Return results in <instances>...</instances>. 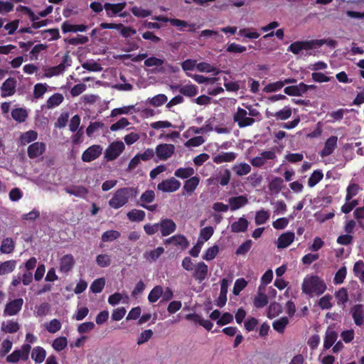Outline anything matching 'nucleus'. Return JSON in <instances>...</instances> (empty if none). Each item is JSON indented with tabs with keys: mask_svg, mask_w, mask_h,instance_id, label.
<instances>
[{
	"mask_svg": "<svg viewBox=\"0 0 364 364\" xmlns=\"http://www.w3.org/2000/svg\"><path fill=\"white\" fill-rule=\"evenodd\" d=\"M137 193V188L133 187L119 188L109 200V205L114 209H119L126 205L130 198L136 197Z\"/></svg>",
	"mask_w": 364,
	"mask_h": 364,
	"instance_id": "obj_1",
	"label": "nucleus"
},
{
	"mask_svg": "<svg viewBox=\"0 0 364 364\" xmlns=\"http://www.w3.org/2000/svg\"><path fill=\"white\" fill-rule=\"evenodd\" d=\"M326 289V284L318 276L305 277L302 284V291L306 294L321 295Z\"/></svg>",
	"mask_w": 364,
	"mask_h": 364,
	"instance_id": "obj_2",
	"label": "nucleus"
},
{
	"mask_svg": "<svg viewBox=\"0 0 364 364\" xmlns=\"http://www.w3.org/2000/svg\"><path fill=\"white\" fill-rule=\"evenodd\" d=\"M326 42V40H311L304 41H295L289 46L288 51L295 55L299 54L303 50H311L314 48H319Z\"/></svg>",
	"mask_w": 364,
	"mask_h": 364,
	"instance_id": "obj_3",
	"label": "nucleus"
},
{
	"mask_svg": "<svg viewBox=\"0 0 364 364\" xmlns=\"http://www.w3.org/2000/svg\"><path fill=\"white\" fill-rule=\"evenodd\" d=\"M31 350L30 344L24 343L22 345L20 350H14L10 355L6 357V362L10 363H16L20 360L23 361L28 360L29 353Z\"/></svg>",
	"mask_w": 364,
	"mask_h": 364,
	"instance_id": "obj_4",
	"label": "nucleus"
},
{
	"mask_svg": "<svg viewBox=\"0 0 364 364\" xmlns=\"http://www.w3.org/2000/svg\"><path fill=\"white\" fill-rule=\"evenodd\" d=\"M125 146L121 141L111 143L105 151V158L108 161L116 159L124 150Z\"/></svg>",
	"mask_w": 364,
	"mask_h": 364,
	"instance_id": "obj_5",
	"label": "nucleus"
},
{
	"mask_svg": "<svg viewBox=\"0 0 364 364\" xmlns=\"http://www.w3.org/2000/svg\"><path fill=\"white\" fill-rule=\"evenodd\" d=\"M247 112L240 107L234 114L233 120L234 122H237V125L240 128L251 126L255 122V119L253 118L247 117Z\"/></svg>",
	"mask_w": 364,
	"mask_h": 364,
	"instance_id": "obj_6",
	"label": "nucleus"
},
{
	"mask_svg": "<svg viewBox=\"0 0 364 364\" xmlns=\"http://www.w3.org/2000/svg\"><path fill=\"white\" fill-rule=\"evenodd\" d=\"M181 182L171 177L168 179L163 180L157 185V189L164 193H173L178 190L181 187Z\"/></svg>",
	"mask_w": 364,
	"mask_h": 364,
	"instance_id": "obj_7",
	"label": "nucleus"
},
{
	"mask_svg": "<svg viewBox=\"0 0 364 364\" xmlns=\"http://www.w3.org/2000/svg\"><path fill=\"white\" fill-rule=\"evenodd\" d=\"M277 158L274 151H264L260 153L259 156H255L250 160L252 166L260 168L263 166L267 160H274Z\"/></svg>",
	"mask_w": 364,
	"mask_h": 364,
	"instance_id": "obj_8",
	"label": "nucleus"
},
{
	"mask_svg": "<svg viewBox=\"0 0 364 364\" xmlns=\"http://www.w3.org/2000/svg\"><path fill=\"white\" fill-rule=\"evenodd\" d=\"M175 151V146L171 144H160L156 147V156L161 161L169 159Z\"/></svg>",
	"mask_w": 364,
	"mask_h": 364,
	"instance_id": "obj_9",
	"label": "nucleus"
},
{
	"mask_svg": "<svg viewBox=\"0 0 364 364\" xmlns=\"http://www.w3.org/2000/svg\"><path fill=\"white\" fill-rule=\"evenodd\" d=\"M102 153V147L100 145H92L83 151L82 160L84 162H91L97 159Z\"/></svg>",
	"mask_w": 364,
	"mask_h": 364,
	"instance_id": "obj_10",
	"label": "nucleus"
},
{
	"mask_svg": "<svg viewBox=\"0 0 364 364\" xmlns=\"http://www.w3.org/2000/svg\"><path fill=\"white\" fill-rule=\"evenodd\" d=\"M46 148V144L43 142H33L28 146V156L31 159H34L42 155L45 152Z\"/></svg>",
	"mask_w": 364,
	"mask_h": 364,
	"instance_id": "obj_11",
	"label": "nucleus"
},
{
	"mask_svg": "<svg viewBox=\"0 0 364 364\" xmlns=\"http://www.w3.org/2000/svg\"><path fill=\"white\" fill-rule=\"evenodd\" d=\"M23 304V299H16L9 302L4 310V316H14L17 314L22 308Z\"/></svg>",
	"mask_w": 364,
	"mask_h": 364,
	"instance_id": "obj_12",
	"label": "nucleus"
},
{
	"mask_svg": "<svg viewBox=\"0 0 364 364\" xmlns=\"http://www.w3.org/2000/svg\"><path fill=\"white\" fill-rule=\"evenodd\" d=\"M16 80L14 77H9L2 84L1 87L2 97H7L14 95L16 92Z\"/></svg>",
	"mask_w": 364,
	"mask_h": 364,
	"instance_id": "obj_13",
	"label": "nucleus"
},
{
	"mask_svg": "<svg viewBox=\"0 0 364 364\" xmlns=\"http://www.w3.org/2000/svg\"><path fill=\"white\" fill-rule=\"evenodd\" d=\"M159 228L161 230V235L164 237L168 236L176 230V224L172 219L164 218L159 223Z\"/></svg>",
	"mask_w": 364,
	"mask_h": 364,
	"instance_id": "obj_14",
	"label": "nucleus"
},
{
	"mask_svg": "<svg viewBox=\"0 0 364 364\" xmlns=\"http://www.w3.org/2000/svg\"><path fill=\"white\" fill-rule=\"evenodd\" d=\"M208 273V265L203 262H198L193 273V277L199 282H202L207 277Z\"/></svg>",
	"mask_w": 364,
	"mask_h": 364,
	"instance_id": "obj_15",
	"label": "nucleus"
},
{
	"mask_svg": "<svg viewBox=\"0 0 364 364\" xmlns=\"http://www.w3.org/2000/svg\"><path fill=\"white\" fill-rule=\"evenodd\" d=\"M229 284L230 281L226 278H223L220 282V291L216 304L220 308L226 304Z\"/></svg>",
	"mask_w": 364,
	"mask_h": 364,
	"instance_id": "obj_16",
	"label": "nucleus"
},
{
	"mask_svg": "<svg viewBox=\"0 0 364 364\" xmlns=\"http://www.w3.org/2000/svg\"><path fill=\"white\" fill-rule=\"evenodd\" d=\"M75 264V259L71 254L63 256L60 259L59 269L61 272L68 273Z\"/></svg>",
	"mask_w": 364,
	"mask_h": 364,
	"instance_id": "obj_17",
	"label": "nucleus"
},
{
	"mask_svg": "<svg viewBox=\"0 0 364 364\" xmlns=\"http://www.w3.org/2000/svg\"><path fill=\"white\" fill-rule=\"evenodd\" d=\"M200 183V178L197 176H192L185 181L183 186V193L187 195H192Z\"/></svg>",
	"mask_w": 364,
	"mask_h": 364,
	"instance_id": "obj_18",
	"label": "nucleus"
},
{
	"mask_svg": "<svg viewBox=\"0 0 364 364\" xmlns=\"http://www.w3.org/2000/svg\"><path fill=\"white\" fill-rule=\"evenodd\" d=\"M350 314L355 323L360 326L364 323V311L362 304H356L350 309Z\"/></svg>",
	"mask_w": 364,
	"mask_h": 364,
	"instance_id": "obj_19",
	"label": "nucleus"
},
{
	"mask_svg": "<svg viewBox=\"0 0 364 364\" xmlns=\"http://www.w3.org/2000/svg\"><path fill=\"white\" fill-rule=\"evenodd\" d=\"M228 203L232 211L240 209L248 203V199L245 196L230 197L228 198Z\"/></svg>",
	"mask_w": 364,
	"mask_h": 364,
	"instance_id": "obj_20",
	"label": "nucleus"
},
{
	"mask_svg": "<svg viewBox=\"0 0 364 364\" xmlns=\"http://www.w3.org/2000/svg\"><path fill=\"white\" fill-rule=\"evenodd\" d=\"M295 235L293 232L282 233L277 239V247L284 249L289 246L294 240Z\"/></svg>",
	"mask_w": 364,
	"mask_h": 364,
	"instance_id": "obj_21",
	"label": "nucleus"
},
{
	"mask_svg": "<svg viewBox=\"0 0 364 364\" xmlns=\"http://www.w3.org/2000/svg\"><path fill=\"white\" fill-rule=\"evenodd\" d=\"M337 136H331L325 142L323 149L320 151L322 157L331 155L337 145Z\"/></svg>",
	"mask_w": 364,
	"mask_h": 364,
	"instance_id": "obj_22",
	"label": "nucleus"
},
{
	"mask_svg": "<svg viewBox=\"0 0 364 364\" xmlns=\"http://www.w3.org/2000/svg\"><path fill=\"white\" fill-rule=\"evenodd\" d=\"M237 157L235 152H221L213 156V161L217 164L233 161Z\"/></svg>",
	"mask_w": 364,
	"mask_h": 364,
	"instance_id": "obj_23",
	"label": "nucleus"
},
{
	"mask_svg": "<svg viewBox=\"0 0 364 364\" xmlns=\"http://www.w3.org/2000/svg\"><path fill=\"white\" fill-rule=\"evenodd\" d=\"M173 243L176 246H181L183 250L186 249L189 242L183 235H175L166 240V244Z\"/></svg>",
	"mask_w": 364,
	"mask_h": 364,
	"instance_id": "obj_24",
	"label": "nucleus"
},
{
	"mask_svg": "<svg viewBox=\"0 0 364 364\" xmlns=\"http://www.w3.org/2000/svg\"><path fill=\"white\" fill-rule=\"evenodd\" d=\"M126 5V2L117 4L105 3L104 9L107 12V15L110 16L112 14L117 15L120 13L125 8Z\"/></svg>",
	"mask_w": 364,
	"mask_h": 364,
	"instance_id": "obj_25",
	"label": "nucleus"
},
{
	"mask_svg": "<svg viewBox=\"0 0 364 364\" xmlns=\"http://www.w3.org/2000/svg\"><path fill=\"white\" fill-rule=\"evenodd\" d=\"M186 318L188 320L193 321L194 322L199 323L208 331H210L213 326V323L211 321L203 319L197 314H187Z\"/></svg>",
	"mask_w": 364,
	"mask_h": 364,
	"instance_id": "obj_26",
	"label": "nucleus"
},
{
	"mask_svg": "<svg viewBox=\"0 0 364 364\" xmlns=\"http://www.w3.org/2000/svg\"><path fill=\"white\" fill-rule=\"evenodd\" d=\"M249 225L248 220L244 217L240 218L231 225V231L232 232L239 233L244 232L247 230Z\"/></svg>",
	"mask_w": 364,
	"mask_h": 364,
	"instance_id": "obj_27",
	"label": "nucleus"
},
{
	"mask_svg": "<svg viewBox=\"0 0 364 364\" xmlns=\"http://www.w3.org/2000/svg\"><path fill=\"white\" fill-rule=\"evenodd\" d=\"M61 28L64 33L68 32H83L87 30V26L84 24L73 25L68 21H65L62 23Z\"/></svg>",
	"mask_w": 364,
	"mask_h": 364,
	"instance_id": "obj_28",
	"label": "nucleus"
},
{
	"mask_svg": "<svg viewBox=\"0 0 364 364\" xmlns=\"http://www.w3.org/2000/svg\"><path fill=\"white\" fill-rule=\"evenodd\" d=\"M46 351L41 346L34 347L31 351V358L37 364L42 363L46 357Z\"/></svg>",
	"mask_w": 364,
	"mask_h": 364,
	"instance_id": "obj_29",
	"label": "nucleus"
},
{
	"mask_svg": "<svg viewBox=\"0 0 364 364\" xmlns=\"http://www.w3.org/2000/svg\"><path fill=\"white\" fill-rule=\"evenodd\" d=\"M20 329V325L17 321L9 320L6 322L3 321L1 326V331L6 333H14Z\"/></svg>",
	"mask_w": 364,
	"mask_h": 364,
	"instance_id": "obj_30",
	"label": "nucleus"
},
{
	"mask_svg": "<svg viewBox=\"0 0 364 364\" xmlns=\"http://www.w3.org/2000/svg\"><path fill=\"white\" fill-rule=\"evenodd\" d=\"M337 338V333L332 329L328 328L326 332L323 348L325 349H329L334 344Z\"/></svg>",
	"mask_w": 364,
	"mask_h": 364,
	"instance_id": "obj_31",
	"label": "nucleus"
},
{
	"mask_svg": "<svg viewBox=\"0 0 364 364\" xmlns=\"http://www.w3.org/2000/svg\"><path fill=\"white\" fill-rule=\"evenodd\" d=\"M284 188V180L280 177H274L269 183V189L274 193H279Z\"/></svg>",
	"mask_w": 364,
	"mask_h": 364,
	"instance_id": "obj_32",
	"label": "nucleus"
},
{
	"mask_svg": "<svg viewBox=\"0 0 364 364\" xmlns=\"http://www.w3.org/2000/svg\"><path fill=\"white\" fill-rule=\"evenodd\" d=\"M195 171L192 167L179 168L174 172V176L181 179H188L193 176Z\"/></svg>",
	"mask_w": 364,
	"mask_h": 364,
	"instance_id": "obj_33",
	"label": "nucleus"
},
{
	"mask_svg": "<svg viewBox=\"0 0 364 364\" xmlns=\"http://www.w3.org/2000/svg\"><path fill=\"white\" fill-rule=\"evenodd\" d=\"M65 191L67 193L77 197H82L87 193V189L82 186H73L71 187H66Z\"/></svg>",
	"mask_w": 364,
	"mask_h": 364,
	"instance_id": "obj_34",
	"label": "nucleus"
},
{
	"mask_svg": "<svg viewBox=\"0 0 364 364\" xmlns=\"http://www.w3.org/2000/svg\"><path fill=\"white\" fill-rule=\"evenodd\" d=\"M291 107L286 106L282 109L274 113H270L267 115L274 117L277 120H286L291 116Z\"/></svg>",
	"mask_w": 364,
	"mask_h": 364,
	"instance_id": "obj_35",
	"label": "nucleus"
},
{
	"mask_svg": "<svg viewBox=\"0 0 364 364\" xmlns=\"http://www.w3.org/2000/svg\"><path fill=\"white\" fill-rule=\"evenodd\" d=\"M164 249L162 247H158L157 248L152 250L149 252H145L144 253V257L149 262H154L164 253Z\"/></svg>",
	"mask_w": 364,
	"mask_h": 364,
	"instance_id": "obj_36",
	"label": "nucleus"
},
{
	"mask_svg": "<svg viewBox=\"0 0 364 364\" xmlns=\"http://www.w3.org/2000/svg\"><path fill=\"white\" fill-rule=\"evenodd\" d=\"M128 219L132 222H141L145 218L146 213L142 210L133 209L127 214Z\"/></svg>",
	"mask_w": 364,
	"mask_h": 364,
	"instance_id": "obj_37",
	"label": "nucleus"
},
{
	"mask_svg": "<svg viewBox=\"0 0 364 364\" xmlns=\"http://www.w3.org/2000/svg\"><path fill=\"white\" fill-rule=\"evenodd\" d=\"M270 218V213L269 210H265L264 209H261L256 212L255 217V222L257 225H263L267 223V221Z\"/></svg>",
	"mask_w": 364,
	"mask_h": 364,
	"instance_id": "obj_38",
	"label": "nucleus"
},
{
	"mask_svg": "<svg viewBox=\"0 0 364 364\" xmlns=\"http://www.w3.org/2000/svg\"><path fill=\"white\" fill-rule=\"evenodd\" d=\"M232 169L235 172L237 176H243L250 173L251 166L247 163H240L235 164Z\"/></svg>",
	"mask_w": 364,
	"mask_h": 364,
	"instance_id": "obj_39",
	"label": "nucleus"
},
{
	"mask_svg": "<svg viewBox=\"0 0 364 364\" xmlns=\"http://www.w3.org/2000/svg\"><path fill=\"white\" fill-rule=\"evenodd\" d=\"M38 138V133L34 130H29L22 134L20 136L21 145H26L32 141H34Z\"/></svg>",
	"mask_w": 364,
	"mask_h": 364,
	"instance_id": "obj_40",
	"label": "nucleus"
},
{
	"mask_svg": "<svg viewBox=\"0 0 364 364\" xmlns=\"http://www.w3.org/2000/svg\"><path fill=\"white\" fill-rule=\"evenodd\" d=\"M231 173L230 171L228 168L225 169L223 174L220 178H215L213 179L209 178L208 181H212L213 183H219L222 186H227L230 181Z\"/></svg>",
	"mask_w": 364,
	"mask_h": 364,
	"instance_id": "obj_41",
	"label": "nucleus"
},
{
	"mask_svg": "<svg viewBox=\"0 0 364 364\" xmlns=\"http://www.w3.org/2000/svg\"><path fill=\"white\" fill-rule=\"evenodd\" d=\"M16 260H8L0 264V275L12 272L16 267Z\"/></svg>",
	"mask_w": 364,
	"mask_h": 364,
	"instance_id": "obj_42",
	"label": "nucleus"
},
{
	"mask_svg": "<svg viewBox=\"0 0 364 364\" xmlns=\"http://www.w3.org/2000/svg\"><path fill=\"white\" fill-rule=\"evenodd\" d=\"M289 323V319L286 316L281 317L279 319L275 320L272 323V326L274 331L279 333H283L286 326Z\"/></svg>",
	"mask_w": 364,
	"mask_h": 364,
	"instance_id": "obj_43",
	"label": "nucleus"
},
{
	"mask_svg": "<svg viewBox=\"0 0 364 364\" xmlns=\"http://www.w3.org/2000/svg\"><path fill=\"white\" fill-rule=\"evenodd\" d=\"M261 287H259V291L257 295L255 296L253 304L256 308H263L268 304L267 296L260 291Z\"/></svg>",
	"mask_w": 364,
	"mask_h": 364,
	"instance_id": "obj_44",
	"label": "nucleus"
},
{
	"mask_svg": "<svg viewBox=\"0 0 364 364\" xmlns=\"http://www.w3.org/2000/svg\"><path fill=\"white\" fill-rule=\"evenodd\" d=\"M12 118L18 122H23L28 117V113L26 109L23 108H16L11 112Z\"/></svg>",
	"mask_w": 364,
	"mask_h": 364,
	"instance_id": "obj_45",
	"label": "nucleus"
},
{
	"mask_svg": "<svg viewBox=\"0 0 364 364\" xmlns=\"http://www.w3.org/2000/svg\"><path fill=\"white\" fill-rule=\"evenodd\" d=\"M163 288L160 285L155 286L149 292L148 300L150 303H155L163 295Z\"/></svg>",
	"mask_w": 364,
	"mask_h": 364,
	"instance_id": "obj_46",
	"label": "nucleus"
},
{
	"mask_svg": "<svg viewBox=\"0 0 364 364\" xmlns=\"http://www.w3.org/2000/svg\"><path fill=\"white\" fill-rule=\"evenodd\" d=\"M64 100L63 95L60 93H55L47 100L48 108H53L60 105Z\"/></svg>",
	"mask_w": 364,
	"mask_h": 364,
	"instance_id": "obj_47",
	"label": "nucleus"
},
{
	"mask_svg": "<svg viewBox=\"0 0 364 364\" xmlns=\"http://www.w3.org/2000/svg\"><path fill=\"white\" fill-rule=\"evenodd\" d=\"M14 250V242L11 238L6 237L3 240L1 247L0 251L4 254H10Z\"/></svg>",
	"mask_w": 364,
	"mask_h": 364,
	"instance_id": "obj_48",
	"label": "nucleus"
},
{
	"mask_svg": "<svg viewBox=\"0 0 364 364\" xmlns=\"http://www.w3.org/2000/svg\"><path fill=\"white\" fill-rule=\"evenodd\" d=\"M121 234L117 230H107L102 235L101 240L103 242H112L120 237Z\"/></svg>",
	"mask_w": 364,
	"mask_h": 364,
	"instance_id": "obj_49",
	"label": "nucleus"
},
{
	"mask_svg": "<svg viewBox=\"0 0 364 364\" xmlns=\"http://www.w3.org/2000/svg\"><path fill=\"white\" fill-rule=\"evenodd\" d=\"M282 312V307L279 303H271L268 307L267 316L269 318H273Z\"/></svg>",
	"mask_w": 364,
	"mask_h": 364,
	"instance_id": "obj_50",
	"label": "nucleus"
},
{
	"mask_svg": "<svg viewBox=\"0 0 364 364\" xmlns=\"http://www.w3.org/2000/svg\"><path fill=\"white\" fill-rule=\"evenodd\" d=\"M181 94L187 97H194L198 94V87L195 85H186L179 89Z\"/></svg>",
	"mask_w": 364,
	"mask_h": 364,
	"instance_id": "obj_51",
	"label": "nucleus"
},
{
	"mask_svg": "<svg viewBox=\"0 0 364 364\" xmlns=\"http://www.w3.org/2000/svg\"><path fill=\"white\" fill-rule=\"evenodd\" d=\"M67 58H68V55H66L62 63H60L57 66H53V67L50 68L48 70L49 73H47L46 75V76L50 77L52 76L58 75L62 73L65 69V62Z\"/></svg>",
	"mask_w": 364,
	"mask_h": 364,
	"instance_id": "obj_52",
	"label": "nucleus"
},
{
	"mask_svg": "<svg viewBox=\"0 0 364 364\" xmlns=\"http://www.w3.org/2000/svg\"><path fill=\"white\" fill-rule=\"evenodd\" d=\"M323 177V173L321 170L314 171L308 180V186L311 188L314 187L322 180Z\"/></svg>",
	"mask_w": 364,
	"mask_h": 364,
	"instance_id": "obj_53",
	"label": "nucleus"
},
{
	"mask_svg": "<svg viewBox=\"0 0 364 364\" xmlns=\"http://www.w3.org/2000/svg\"><path fill=\"white\" fill-rule=\"evenodd\" d=\"M68 346V340L64 336L55 338L52 343L53 348L58 352L64 350Z\"/></svg>",
	"mask_w": 364,
	"mask_h": 364,
	"instance_id": "obj_54",
	"label": "nucleus"
},
{
	"mask_svg": "<svg viewBox=\"0 0 364 364\" xmlns=\"http://www.w3.org/2000/svg\"><path fill=\"white\" fill-rule=\"evenodd\" d=\"M105 285V280L104 278H99L95 279L90 285V290L95 293H100Z\"/></svg>",
	"mask_w": 364,
	"mask_h": 364,
	"instance_id": "obj_55",
	"label": "nucleus"
},
{
	"mask_svg": "<svg viewBox=\"0 0 364 364\" xmlns=\"http://www.w3.org/2000/svg\"><path fill=\"white\" fill-rule=\"evenodd\" d=\"M155 199V193L154 191L147 190L144 192L140 198V204H149L152 203Z\"/></svg>",
	"mask_w": 364,
	"mask_h": 364,
	"instance_id": "obj_56",
	"label": "nucleus"
},
{
	"mask_svg": "<svg viewBox=\"0 0 364 364\" xmlns=\"http://www.w3.org/2000/svg\"><path fill=\"white\" fill-rule=\"evenodd\" d=\"M219 252V247L218 245H215L207 249L205 254L203 256V258L206 261L213 260Z\"/></svg>",
	"mask_w": 364,
	"mask_h": 364,
	"instance_id": "obj_57",
	"label": "nucleus"
},
{
	"mask_svg": "<svg viewBox=\"0 0 364 364\" xmlns=\"http://www.w3.org/2000/svg\"><path fill=\"white\" fill-rule=\"evenodd\" d=\"M43 34H44V38H48L49 41L58 40L60 38L59 30L58 28H49L43 31Z\"/></svg>",
	"mask_w": 364,
	"mask_h": 364,
	"instance_id": "obj_58",
	"label": "nucleus"
},
{
	"mask_svg": "<svg viewBox=\"0 0 364 364\" xmlns=\"http://www.w3.org/2000/svg\"><path fill=\"white\" fill-rule=\"evenodd\" d=\"M96 262L100 267H107L111 264V259L108 255L101 254L97 256Z\"/></svg>",
	"mask_w": 364,
	"mask_h": 364,
	"instance_id": "obj_59",
	"label": "nucleus"
},
{
	"mask_svg": "<svg viewBox=\"0 0 364 364\" xmlns=\"http://www.w3.org/2000/svg\"><path fill=\"white\" fill-rule=\"evenodd\" d=\"M360 186L356 183L350 184L346 189V200L348 201L358 193Z\"/></svg>",
	"mask_w": 364,
	"mask_h": 364,
	"instance_id": "obj_60",
	"label": "nucleus"
},
{
	"mask_svg": "<svg viewBox=\"0 0 364 364\" xmlns=\"http://www.w3.org/2000/svg\"><path fill=\"white\" fill-rule=\"evenodd\" d=\"M131 12L134 16L138 18H146L151 14L149 10L144 9L141 7L134 6L131 9Z\"/></svg>",
	"mask_w": 364,
	"mask_h": 364,
	"instance_id": "obj_61",
	"label": "nucleus"
},
{
	"mask_svg": "<svg viewBox=\"0 0 364 364\" xmlns=\"http://www.w3.org/2000/svg\"><path fill=\"white\" fill-rule=\"evenodd\" d=\"M62 324L56 318L51 320L46 326V330L50 333H55L60 330Z\"/></svg>",
	"mask_w": 364,
	"mask_h": 364,
	"instance_id": "obj_62",
	"label": "nucleus"
},
{
	"mask_svg": "<svg viewBox=\"0 0 364 364\" xmlns=\"http://www.w3.org/2000/svg\"><path fill=\"white\" fill-rule=\"evenodd\" d=\"M247 284V282L245 279H237L235 282L232 293L236 296L239 295L240 293L246 287Z\"/></svg>",
	"mask_w": 364,
	"mask_h": 364,
	"instance_id": "obj_63",
	"label": "nucleus"
},
{
	"mask_svg": "<svg viewBox=\"0 0 364 364\" xmlns=\"http://www.w3.org/2000/svg\"><path fill=\"white\" fill-rule=\"evenodd\" d=\"M167 97L164 94H159L153 97L149 103L154 107H159L167 102Z\"/></svg>",
	"mask_w": 364,
	"mask_h": 364,
	"instance_id": "obj_64",
	"label": "nucleus"
}]
</instances>
